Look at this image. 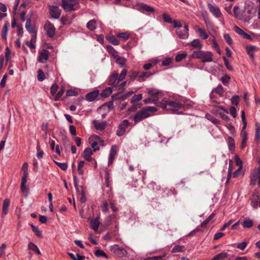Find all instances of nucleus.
Wrapping results in <instances>:
<instances>
[{
	"mask_svg": "<svg viewBox=\"0 0 260 260\" xmlns=\"http://www.w3.org/2000/svg\"><path fill=\"white\" fill-rule=\"evenodd\" d=\"M158 105L164 110L177 114H181L179 111L183 109L184 107L183 104L178 102L167 99H162Z\"/></svg>",
	"mask_w": 260,
	"mask_h": 260,
	"instance_id": "1",
	"label": "nucleus"
},
{
	"mask_svg": "<svg viewBox=\"0 0 260 260\" xmlns=\"http://www.w3.org/2000/svg\"><path fill=\"white\" fill-rule=\"evenodd\" d=\"M149 97L144 99L143 102L145 104H153L157 107L160 103L159 100L163 96L162 91L154 88H148L147 89Z\"/></svg>",
	"mask_w": 260,
	"mask_h": 260,
	"instance_id": "2",
	"label": "nucleus"
},
{
	"mask_svg": "<svg viewBox=\"0 0 260 260\" xmlns=\"http://www.w3.org/2000/svg\"><path fill=\"white\" fill-rule=\"evenodd\" d=\"M157 110V108L153 106L143 107L141 110L138 111L134 116V124H136L143 119L152 116Z\"/></svg>",
	"mask_w": 260,
	"mask_h": 260,
	"instance_id": "3",
	"label": "nucleus"
},
{
	"mask_svg": "<svg viewBox=\"0 0 260 260\" xmlns=\"http://www.w3.org/2000/svg\"><path fill=\"white\" fill-rule=\"evenodd\" d=\"M213 53L210 51H204L199 50L194 51L191 57L200 59L202 63H205L206 62H212L213 61Z\"/></svg>",
	"mask_w": 260,
	"mask_h": 260,
	"instance_id": "4",
	"label": "nucleus"
},
{
	"mask_svg": "<svg viewBox=\"0 0 260 260\" xmlns=\"http://www.w3.org/2000/svg\"><path fill=\"white\" fill-rule=\"evenodd\" d=\"M134 9L143 13L146 12L153 13L154 11V9L153 7L142 3L136 4L134 6Z\"/></svg>",
	"mask_w": 260,
	"mask_h": 260,
	"instance_id": "5",
	"label": "nucleus"
},
{
	"mask_svg": "<svg viewBox=\"0 0 260 260\" xmlns=\"http://www.w3.org/2000/svg\"><path fill=\"white\" fill-rule=\"evenodd\" d=\"M129 121L127 119L123 120L118 125L116 135L118 137L123 136L125 134V130L129 125Z\"/></svg>",
	"mask_w": 260,
	"mask_h": 260,
	"instance_id": "6",
	"label": "nucleus"
},
{
	"mask_svg": "<svg viewBox=\"0 0 260 260\" xmlns=\"http://www.w3.org/2000/svg\"><path fill=\"white\" fill-rule=\"evenodd\" d=\"M189 28L187 24H185L184 26V29L182 30L180 28L176 29V32L179 39H187L189 37Z\"/></svg>",
	"mask_w": 260,
	"mask_h": 260,
	"instance_id": "7",
	"label": "nucleus"
},
{
	"mask_svg": "<svg viewBox=\"0 0 260 260\" xmlns=\"http://www.w3.org/2000/svg\"><path fill=\"white\" fill-rule=\"evenodd\" d=\"M208 8L210 12L216 18H219L221 16V11L218 7L215 5H212L210 3L208 4Z\"/></svg>",
	"mask_w": 260,
	"mask_h": 260,
	"instance_id": "8",
	"label": "nucleus"
},
{
	"mask_svg": "<svg viewBox=\"0 0 260 260\" xmlns=\"http://www.w3.org/2000/svg\"><path fill=\"white\" fill-rule=\"evenodd\" d=\"M111 250L118 256L122 257L126 254V251L122 247L115 244L111 247Z\"/></svg>",
	"mask_w": 260,
	"mask_h": 260,
	"instance_id": "9",
	"label": "nucleus"
},
{
	"mask_svg": "<svg viewBox=\"0 0 260 260\" xmlns=\"http://www.w3.org/2000/svg\"><path fill=\"white\" fill-rule=\"evenodd\" d=\"M44 27L48 37L52 38L54 36L56 29L52 23L50 22H47L45 24Z\"/></svg>",
	"mask_w": 260,
	"mask_h": 260,
	"instance_id": "10",
	"label": "nucleus"
},
{
	"mask_svg": "<svg viewBox=\"0 0 260 260\" xmlns=\"http://www.w3.org/2000/svg\"><path fill=\"white\" fill-rule=\"evenodd\" d=\"M78 4V2L69 0L62 4L61 6L64 10L66 12H69L74 10V7Z\"/></svg>",
	"mask_w": 260,
	"mask_h": 260,
	"instance_id": "11",
	"label": "nucleus"
},
{
	"mask_svg": "<svg viewBox=\"0 0 260 260\" xmlns=\"http://www.w3.org/2000/svg\"><path fill=\"white\" fill-rule=\"evenodd\" d=\"M118 74L117 73H112L109 76L108 84L114 87L117 86L120 82L118 78Z\"/></svg>",
	"mask_w": 260,
	"mask_h": 260,
	"instance_id": "12",
	"label": "nucleus"
},
{
	"mask_svg": "<svg viewBox=\"0 0 260 260\" xmlns=\"http://www.w3.org/2000/svg\"><path fill=\"white\" fill-rule=\"evenodd\" d=\"M49 13L51 17L54 19H57L60 15L61 10L58 7L53 6L50 7Z\"/></svg>",
	"mask_w": 260,
	"mask_h": 260,
	"instance_id": "13",
	"label": "nucleus"
},
{
	"mask_svg": "<svg viewBox=\"0 0 260 260\" xmlns=\"http://www.w3.org/2000/svg\"><path fill=\"white\" fill-rule=\"evenodd\" d=\"M260 169L259 168L255 169L252 171L250 176V184H255L257 179L259 178Z\"/></svg>",
	"mask_w": 260,
	"mask_h": 260,
	"instance_id": "14",
	"label": "nucleus"
},
{
	"mask_svg": "<svg viewBox=\"0 0 260 260\" xmlns=\"http://www.w3.org/2000/svg\"><path fill=\"white\" fill-rule=\"evenodd\" d=\"M49 52L46 49L42 50L39 53L38 60L42 63H44L48 59Z\"/></svg>",
	"mask_w": 260,
	"mask_h": 260,
	"instance_id": "15",
	"label": "nucleus"
},
{
	"mask_svg": "<svg viewBox=\"0 0 260 260\" xmlns=\"http://www.w3.org/2000/svg\"><path fill=\"white\" fill-rule=\"evenodd\" d=\"M92 124L94 126L96 129L99 131H104L106 127L107 122L106 121H100L98 120H94L92 122Z\"/></svg>",
	"mask_w": 260,
	"mask_h": 260,
	"instance_id": "16",
	"label": "nucleus"
},
{
	"mask_svg": "<svg viewBox=\"0 0 260 260\" xmlns=\"http://www.w3.org/2000/svg\"><path fill=\"white\" fill-rule=\"evenodd\" d=\"M99 91L98 90H95L89 93H88L85 96V100L88 102L94 101L98 96Z\"/></svg>",
	"mask_w": 260,
	"mask_h": 260,
	"instance_id": "17",
	"label": "nucleus"
},
{
	"mask_svg": "<svg viewBox=\"0 0 260 260\" xmlns=\"http://www.w3.org/2000/svg\"><path fill=\"white\" fill-rule=\"evenodd\" d=\"M93 154V151L91 148L88 147L84 149L82 153V156L88 161H92L91 155Z\"/></svg>",
	"mask_w": 260,
	"mask_h": 260,
	"instance_id": "18",
	"label": "nucleus"
},
{
	"mask_svg": "<svg viewBox=\"0 0 260 260\" xmlns=\"http://www.w3.org/2000/svg\"><path fill=\"white\" fill-rule=\"evenodd\" d=\"M10 204V200L9 199H5L3 204L2 217L7 215L9 211V208Z\"/></svg>",
	"mask_w": 260,
	"mask_h": 260,
	"instance_id": "19",
	"label": "nucleus"
},
{
	"mask_svg": "<svg viewBox=\"0 0 260 260\" xmlns=\"http://www.w3.org/2000/svg\"><path fill=\"white\" fill-rule=\"evenodd\" d=\"M90 224V228L92 229L94 231H97L100 224V217L98 216L95 219L91 220Z\"/></svg>",
	"mask_w": 260,
	"mask_h": 260,
	"instance_id": "20",
	"label": "nucleus"
},
{
	"mask_svg": "<svg viewBox=\"0 0 260 260\" xmlns=\"http://www.w3.org/2000/svg\"><path fill=\"white\" fill-rule=\"evenodd\" d=\"M133 93H134V92L133 91H129L123 95H121L119 93H117V94H115L113 95L112 96V98L113 100H116L120 99L124 100L126 99L127 97L132 95Z\"/></svg>",
	"mask_w": 260,
	"mask_h": 260,
	"instance_id": "21",
	"label": "nucleus"
},
{
	"mask_svg": "<svg viewBox=\"0 0 260 260\" xmlns=\"http://www.w3.org/2000/svg\"><path fill=\"white\" fill-rule=\"evenodd\" d=\"M258 50V48L254 46H248L246 47V51L251 59H254V53Z\"/></svg>",
	"mask_w": 260,
	"mask_h": 260,
	"instance_id": "22",
	"label": "nucleus"
},
{
	"mask_svg": "<svg viewBox=\"0 0 260 260\" xmlns=\"http://www.w3.org/2000/svg\"><path fill=\"white\" fill-rule=\"evenodd\" d=\"M187 45L199 49H201L203 46L201 42L199 39H194L192 42L188 43Z\"/></svg>",
	"mask_w": 260,
	"mask_h": 260,
	"instance_id": "23",
	"label": "nucleus"
},
{
	"mask_svg": "<svg viewBox=\"0 0 260 260\" xmlns=\"http://www.w3.org/2000/svg\"><path fill=\"white\" fill-rule=\"evenodd\" d=\"M228 144L229 150L230 151V152L232 153H233L234 152L235 149V141L232 137H228Z\"/></svg>",
	"mask_w": 260,
	"mask_h": 260,
	"instance_id": "24",
	"label": "nucleus"
},
{
	"mask_svg": "<svg viewBox=\"0 0 260 260\" xmlns=\"http://www.w3.org/2000/svg\"><path fill=\"white\" fill-rule=\"evenodd\" d=\"M9 26V23L8 22H6L4 24V25L3 27V29H2V37L5 40H7V34H8V31Z\"/></svg>",
	"mask_w": 260,
	"mask_h": 260,
	"instance_id": "25",
	"label": "nucleus"
},
{
	"mask_svg": "<svg viewBox=\"0 0 260 260\" xmlns=\"http://www.w3.org/2000/svg\"><path fill=\"white\" fill-rule=\"evenodd\" d=\"M86 27L91 31H94L96 28V21L94 19L91 20L86 24Z\"/></svg>",
	"mask_w": 260,
	"mask_h": 260,
	"instance_id": "26",
	"label": "nucleus"
},
{
	"mask_svg": "<svg viewBox=\"0 0 260 260\" xmlns=\"http://www.w3.org/2000/svg\"><path fill=\"white\" fill-rule=\"evenodd\" d=\"M28 249L31 250L38 254H41V252L38 246L34 243L30 242L28 244Z\"/></svg>",
	"mask_w": 260,
	"mask_h": 260,
	"instance_id": "27",
	"label": "nucleus"
},
{
	"mask_svg": "<svg viewBox=\"0 0 260 260\" xmlns=\"http://www.w3.org/2000/svg\"><path fill=\"white\" fill-rule=\"evenodd\" d=\"M25 27L29 33H33L35 31L32 28V26L31 23V18H29L27 19Z\"/></svg>",
	"mask_w": 260,
	"mask_h": 260,
	"instance_id": "28",
	"label": "nucleus"
},
{
	"mask_svg": "<svg viewBox=\"0 0 260 260\" xmlns=\"http://www.w3.org/2000/svg\"><path fill=\"white\" fill-rule=\"evenodd\" d=\"M77 194L80 197V201L82 203H84L86 200V198L85 197L84 190L82 187H81V189H79V191L77 192Z\"/></svg>",
	"mask_w": 260,
	"mask_h": 260,
	"instance_id": "29",
	"label": "nucleus"
},
{
	"mask_svg": "<svg viewBox=\"0 0 260 260\" xmlns=\"http://www.w3.org/2000/svg\"><path fill=\"white\" fill-rule=\"evenodd\" d=\"M242 225L245 228H250L253 225V221L252 219L248 218L243 221Z\"/></svg>",
	"mask_w": 260,
	"mask_h": 260,
	"instance_id": "30",
	"label": "nucleus"
},
{
	"mask_svg": "<svg viewBox=\"0 0 260 260\" xmlns=\"http://www.w3.org/2000/svg\"><path fill=\"white\" fill-rule=\"evenodd\" d=\"M154 73H151L149 72H143L139 73V78L141 79L142 81H144L145 78H148L149 76L153 75Z\"/></svg>",
	"mask_w": 260,
	"mask_h": 260,
	"instance_id": "31",
	"label": "nucleus"
},
{
	"mask_svg": "<svg viewBox=\"0 0 260 260\" xmlns=\"http://www.w3.org/2000/svg\"><path fill=\"white\" fill-rule=\"evenodd\" d=\"M112 92V89L111 87H107L102 91L101 95L102 97L106 98L109 96Z\"/></svg>",
	"mask_w": 260,
	"mask_h": 260,
	"instance_id": "32",
	"label": "nucleus"
},
{
	"mask_svg": "<svg viewBox=\"0 0 260 260\" xmlns=\"http://www.w3.org/2000/svg\"><path fill=\"white\" fill-rule=\"evenodd\" d=\"M30 225L32 229V231L35 233V235L39 238H42V232L37 226H35L32 224H30Z\"/></svg>",
	"mask_w": 260,
	"mask_h": 260,
	"instance_id": "33",
	"label": "nucleus"
},
{
	"mask_svg": "<svg viewBox=\"0 0 260 260\" xmlns=\"http://www.w3.org/2000/svg\"><path fill=\"white\" fill-rule=\"evenodd\" d=\"M107 50L111 55L114 57V58H116L118 56L117 52L112 46L108 45L107 46Z\"/></svg>",
	"mask_w": 260,
	"mask_h": 260,
	"instance_id": "34",
	"label": "nucleus"
},
{
	"mask_svg": "<svg viewBox=\"0 0 260 260\" xmlns=\"http://www.w3.org/2000/svg\"><path fill=\"white\" fill-rule=\"evenodd\" d=\"M197 30L199 33V36L200 37H201L203 39H207L208 38V35L206 33V32L202 28H199L197 27Z\"/></svg>",
	"mask_w": 260,
	"mask_h": 260,
	"instance_id": "35",
	"label": "nucleus"
},
{
	"mask_svg": "<svg viewBox=\"0 0 260 260\" xmlns=\"http://www.w3.org/2000/svg\"><path fill=\"white\" fill-rule=\"evenodd\" d=\"M65 91V88L63 86L61 87L59 92L55 95L54 100L59 101Z\"/></svg>",
	"mask_w": 260,
	"mask_h": 260,
	"instance_id": "36",
	"label": "nucleus"
},
{
	"mask_svg": "<svg viewBox=\"0 0 260 260\" xmlns=\"http://www.w3.org/2000/svg\"><path fill=\"white\" fill-rule=\"evenodd\" d=\"M85 164V162L83 160H80L78 162L77 170L78 174L80 175H82L83 174V170H82V168L83 167Z\"/></svg>",
	"mask_w": 260,
	"mask_h": 260,
	"instance_id": "37",
	"label": "nucleus"
},
{
	"mask_svg": "<svg viewBox=\"0 0 260 260\" xmlns=\"http://www.w3.org/2000/svg\"><path fill=\"white\" fill-rule=\"evenodd\" d=\"M102 107L105 109H107L108 111H110L111 109H112L114 107L113 102L109 101V102L104 104V105H103Z\"/></svg>",
	"mask_w": 260,
	"mask_h": 260,
	"instance_id": "38",
	"label": "nucleus"
},
{
	"mask_svg": "<svg viewBox=\"0 0 260 260\" xmlns=\"http://www.w3.org/2000/svg\"><path fill=\"white\" fill-rule=\"evenodd\" d=\"M94 254L96 257H104L106 258H108V256L106 254V253L102 250H100V249L96 250L94 252Z\"/></svg>",
	"mask_w": 260,
	"mask_h": 260,
	"instance_id": "39",
	"label": "nucleus"
},
{
	"mask_svg": "<svg viewBox=\"0 0 260 260\" xmlns=\"http://www.w3.org/2000/svg\"><path fill=\"white\" fill-rule=\"evenodd\" d=\"M108 40L113 45H118L120 44L119 41L114 36H110L107 38Z\"/></svg>",
	"mask_w": 260,
	"mask_h": 260,
	"instance_id": "40",
	"label": "nucleus"
},
{
	"mask_svg": "<svg viewBox=\"0 0 260 260\" xmlns=\"http://www.w3.org/2000/svg\"><path fill=\"white\" fill-rule=\"evenodd\" d=\"M139 73L135 71H132L128 75L129 80H134L136 78H139Z\"/></svg>",
	"mask_w": 260,
	"mask_h": 260,
	"instance_id": "41",
	"label": "nucleus"
},
{
	"mask_svg": "<svg viewBox=\"0 0 260 260\" xmlns=\"http://www.w3.org/2000/svg\"><path fill=\"white\" fill-rule=\"evenodd\" d=\"M100 208L103 212L107 213L109 210L107 202L106 201H103L101 204Z\"/></svg>",
	"mask_w": 260,
	"mask_h": 260,
	"instance_id": "42",
	"label": "nucleus"
},
{
	"mask_svg": "<svg viewBox=\"0 0 260 260\" xmlns=\"http://www.w3.org/2000/svg\"><path fill=\"white\" fill-rule=\"evenodd\" d=\"M129 34L127 32L118 33L117 36L124 40H127L129 38Z\"/></svg>",
	"mask_w": 260,
	"mask_h": 260,
	"instance_id": "43",
	"label": "nucleus"
},
{
	"mask_svg": "<svg viewBox=\"0 0 260 260\" xmlns=\"http://www.w3.org/2000/svg\"><path fill=\"white\" fill-rule=\"evenodd\" d=\"M186 56L187 53L186 52L178 54L175 57V60L176 62H179L184 59Z\"/></svg>",
	"mask_w": 260,
	"mask_h": 260,
	"instance_id": "44",
	"label": "nucleus"
},
{
	"mask_svg": "<svg viewBox=\"0 0 260 260\" xmlns=\"http://www.w3.org/2000/svg\"><path fill=\"white\" fill-rule=\"evenodd\" d=\"M142 99V95L141 94H138L134 95L131 101V103L134 104L137 102L141 101Z\"/></svg>",
	"mask_w": 260,
	"mask_h": 260,
	"instance_id": "45",
	"label": "nucleus"
},
{
	"mask_svg": "<svg viewBox=\"0 0 260 260\" xmlns=\"http://www.w3.org/2000/svg\"><path fill=\"white\" fill-rule=\"evenodd\" d=\"M212 92H215L219 95L223 93V87L221 85H218L217 87L212 90Z\"/></svg>",
	"mask_w": 260,
	"mask_h": 260,
	"instance_id": "46",
	"label": "nucleus"
},
{
	"mask_svg": "<svg viewBox=\"0 0 260 260\" xmlns=\"http://www.w3.org/2000/svg\"><path fill=\"white\" fill-rule=\"evenodd\" d=\"M37 74V78L39 81H42L45 79V75L42 70H39Z\"/></svg>",
	"mask_w": 260,
	"mask_h": 260,
	"instance_id": "47",
	"label": "nucleus"
},
{
	"mask_svg": "<svg viewBox=\"0 0 260 260\" xmlns=\"http://www.w3.org/2000/svg\"><path fill=\"white\" fill-rule=\"evenodd\" d=\"M183 246L176 245L172 250V253L180 252L183 251Z\"/></svg>",
	"mask_w": 260,
	"mask_h": 260,
	"instance_id": "48",
	"label": "nucleus"
},
{
	"mask_svg": "<svg viewBox=\"0 0 260 260\" xmlns=\"http://www.w3.org/2000/svg\"><path fill=\"white\" fill-rule=\"evenodd\" d=\"M259 197L258 196H256L255 198L253 197L251 199V206L254 209L256 208L258 206V200H259Z\"/></svg>",
	"mask_w": 260,
	"mask_h": 260,
	"instance_id": "49",
	"label": "nucleus"
},
{
	"mask_svg": "<svg viewBox=\"0 0 260 260\" xmlns=\"http://www.w3.org/2000/svg\"><path fill=\"white\" fill-rule=\"evenodd\" d=\"M162 18L165 22L169 23H172L173 21L170 16L167 13H164L162 14Z\"/></svg>",
	"mask_w": 260,
	"mask_h": 260,
	"instance_id": "50",
	"label": "nucleus"
},
{
	"mask_svg": "<svg viewBox=\"0 0 260 260\" xmlns=\"http://www.w3.org/2000/svg\"><path fill=\"white\" fill-rule=\"evenodd\" d=\"M116 59V63L117 64H120L121 66H123L125 64L126 62V59L123 57H121L118 55V56L115 58Z\"/></svg>",
	"mask_w": 260,
	"mask_h": 260,
	"instance_id": "51",
	"label": "nucleus"
},
{
	"mask_svg": "<svg viewBox=\"0 0 260 260\" xmlns=\"http://www.w3.org/2000/svg\"><path fill=\"white\" fill-rule=\"evenodd\" d=\"M127 70L126 69H123L119 76L118 75V78L119 79V80L121 82L126 77L127 75Z\"/></svg>",
	"mask_w": 260,
	"mask_h": 260,
	"instance_id": "52",
	"label": "nucleus"
},
{
	"mask_svg": "<svg viewBox=\"0 0 260 260\" xmlns=\"http://www.w3.org/2000/svg\"><path fill=\"white\" fill-rule=\"evenodd\" d=\"M214 216V214L212 213L211 215H210L204 221H203L201 224V226H204L206 225Z\"/></svg>",
	"mask_w": 260,
	"mask_h": 260,
	"instance_id": "53",
	"label": "nucleus"
},
{
	"mask_svg": "<svg viewBox=\"0 0 260 260\" xmlns=\"http://www.w3.org/2000/svg\"><path fill=\"white\" fill-rule=\"evenodd\" d=\"M117 152V146L116 145H113L111 147L110 155L115 156H116Z\"/></svg>",
	"mask_w": 260,
	"mask_h": 260,
	"instance_id": "54",
	"label": "nucleus"
},
{
	"mask_svg": "<svg viewBox=\"0 0 260 260\" xmlns=\"http://www.w3.org/2000/svg\"><path fill=\"white\" fill-rule=\"evenodd\" d=\"M230 78H231L229 76H228V75H225L224 76L222 77L221 80L224 85H226L228 84Z\"/></svg>",
	"mask_w": 260,
	"mask_h": 260,
	"instance_id": "55",
	"label": "nucleus"
},
{
	"mask_svg": "<svg viewBox=\"0 0 260 260\" xmlns=\"http://www.w3.org/2000/svg\"><path fill=\"white\" fill-rule=\"evenodd\" d=\"M58 88V86L57 84L54 83L52 85L50 88V93L52 95H54Z\"/></svg>",
	"mask_w": 260,
	"mask_h": 260,
	"instance_id": "56",
	"label": "nucleus"
},
{
	"mask_svg": "<svg viewBox=\"0 0 260 260\" xmlns=\"http://www.w3.org/2000/svg\"><path fill=\"white\" fill-rule=\"evenodd\" d=\"M223 38L225 41L229 44L232 45L233 43V40L230 37V35L228 34H225L223 35Z\"/></svg>",
	"mask_w": 260,
	"mask_h": 260,
	"instance_id": "57",
	"label": "nucleus"
},
{
	"mask_svg": "<svg viewBox=\"0 0 260 260\" xmlns=\"http://www.w3.org/2000/svg\"><path fill=\"white\" fill-rule=\"evenodd\" d=\"M247 242H241V243H238L237 245V248L240 249V250H243L245 249L246 247L247 246Z\"/></svg>",
	"mask_w": 260,
	"mask_h": 260,
	"instance_id": "58",
	"label": "nucleus"
},
{
	"mask_svg": "<svg viewBox=\"0 0 260 260\" xmlns=\"http://www.w3.org/2000/svg\"><path fill=\"white\" fill-rule=\"evenodd\" d=\"M172 58H166L164 59L161 62V66H167L170 64L172 62Z\"/></svg>",
	"mask_w": 260,
	"mask_h": 260,
	"instance_id": "59",
	"label": "nucleus"
},
{
	"mask_svg": "<svg viewBox=\"0 0 260 260\" xmlns=\"http://www.w3.org/2000/svg\"><path fill=\"white\" fill-rule=\"evenodd\" d=\"M255 138L260 139V123L256 124Z\"/></svg>",
	"mask_w": 260,
	"mask_h": 260,
	"instance_id": "60",
	"label": "nucleus"
},
{
	"mask_svg": "<svg viewBox=\"0 0 260 260\" xmlns=\"http://www.w3.org/2000/svg\"><path fill=\"white\" fill-rule=\"evenodd\" d=\"M55 163L62 170H67L68 168V165L67 163H61L59 162H55Z\"/></svg>",
	"mask_w": 260,
	"mask_h": 260,
	"instance_id": "61",
	"label": "nucleus"
},
{
	"mask_svg": "<svg viewBox=\"0 0 260 260\" xmlns=\"http://www.w3.org/2000/svg\"><path fill=\"white\" fill-rule=\"evenodd\" d=\"M223 59L224 60V62L225 64V66L227 69H228L230 71H233V69L231 65L229 63V62L228 61V59L226 58L225 56L223 57Z\"/></svg>",
	"mask_w": 260,
	"mask_h": 260,
	"instance_id": "62",
	"label": "nucleus"
},
{
	"mask_svg": "<svg viewBox=\"0 0 260 260\" xmlns=\"http://www.w3.org/2000/svg\"><path fill=\"white\" fill-rule=\"evenodd\" d=\"M229 110L230 114L234 118L237 116V110L235 107H231Z\"/></svg>",
	"mask_w": 260,
	"mask_h": 260,
	"instance_id": "63",
	"label": "nucleus"
},
{
	"mask_svg": "<svg viewBox=\"0 0 260 260\" xmlns=\"http://www.w3.org/2000/svg\"><path fill=\"white\" fill-rule=\"evenodd\" d=\"M77 95V92L72 89L68 90L66 92V95L67 96H76Z\"/></svg>",
	"mask_w": 260,
	"mask_h": 260,
	"instance_id": "64",
	"label": "nucleus"
}]
</instances>
